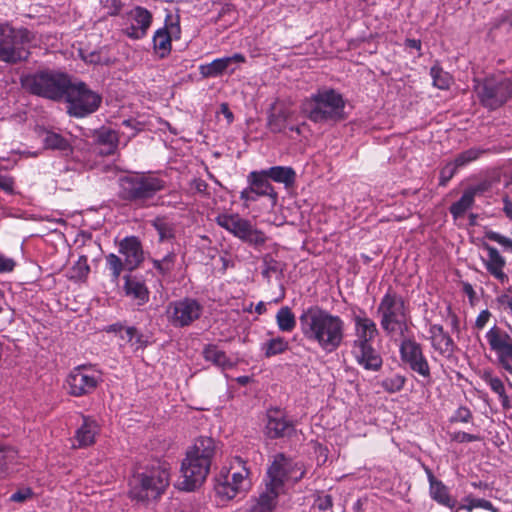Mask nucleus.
Returning <instances> with one entry per match:
<instances>
[{"mask_svg":"<svg viewBox=\"0 0 512 512\" xmlns=\"http://www.w3.org/2000/svg\"><path fill=\"white\" fill-rule=\"evenodd\" d=\"M299 325L304 338L316 343L325 352L336 351L344 340L343 319L317 305L302 311L299 316Z\"/></svg>","mask_w":512,"mask_h":512,"instance_id":"obj_1","label":"nucleus"},{"mask_svg":"<svg viewBox=\"0 0 512 512\" xmlns=\"http://www.w3.org/2000/svg\"><path fill=\"white\" fill-rule=\"evenodd\" d=\"M218 452L217 442L207 436H200L187 449L181 463V478L177 487L183 491H194L205 482L214 458Z\"/></svg>","mask_w":512,"mask_h":512,"instance_id":"obj_2","label":"nucleus"},{"mask_svg":"<svg viewBox=\"0 0 512 512\" xmlns=\"http://www.w3.org/2000/svg\"><path fill=\"white\" fill-rule=\"evenodd\" d=\"M345 101L334 89L319 90L305 98L301 113L314 123L337 122L344 119Z\"/></svg>","mask_w":512,"mask_h":512,"instance_id":"obj_3","label":"nucleus"},{"mask_svg":"<svg viewBox=\"0 0 512 512\" xmlns=\"http://www.w3.org/2000/svg\"><path fill=\"white\" fill-rule=\"evenodd\" d=\"M380 325L390 337H404L410 332L409 310L402 296L389 290L377 308Z\"/></svg>","mask_w":512,"mask_h":512,"instance_id":"obj_4","label":"nucleus"},{"mask_svg":"<svg viewBox=\"0 0 512 512\" xmlns=\"http://www.w3.org/2000/svg\"><path fill=\"white\" fill-rule=\"evenodd\" d=\"M169 481L170 473L164 465L153 466L132 476L129 481V495L138 502L156 500L164 493Z\"/></svg>","mask_w":512,"mask_h":512,"instance_id":"obj_5","label":"nucleus"},{"mask_svg":"<svg viewBox=\"0 0 512 512\" xmlns=\"http://www.w3.org/2000/svg\"><path fill=\"white\" fill-rule=\"evenodd\" d=\"M71 84L69 76L55 70H41L22 79L23 87L30 93L53 101L64 99Z\"/></svg>","mask_w":512,"mask_h":512,"instance_id":"obj_6","label":"nucleus"},{"mask_svg":"<svg viewBox=\"0 0 512 512\" xmlns=\"http://www.w3.org/2000/svg\"><path fill=\"white\" fill-rule=\"evenodd\" d=\"M165 186V181L154 174H135L120 179V194L124 200L146 206Z\"/></svg>","mask_w":512,"mask_h":512,"instance_id":"obj_7","label":"nucleus"},{"mask_svg":"<svg viewBox=\"0 0 512 512\" xmlns=\"http://www.w3.org/2000/svg\"><path fill=\"white\" fill-rule=\"evenodd\" d=\"M31 41L28 29L0 24V62L14 65L26 61L30 52L25 46Z\"/></svg>","mask_w":512,"mask_h":512,"instance_id":"obj_8","label":"nucleus"},{"mask_svg":"<svg viewBox=\"0 0 512 512\" xmlns=\"http://www.w3.org/2000/svg\"><path fill=\"white\" fill-rule=\"evenodd\" d=\"M249 471L244 461L236 457L229 469L222 468L215 479V492L222 501H229L248 489Z\"/></svg>","mask_w":512,"mask_h":512,"instance_id":"obj_9","label":"nucleus"},{"mask_svg":"<svg viewBox=\"0 0 512 512\" xmlns=\"http://www.w3.org/2000/svg\"><path fill=\"white\" fill-rule=\"evenodd\" d=\"M64 99L67 103V113L76 118H83L96 112L102 103V96L91 90L84 82H71Z\"/></svg>","mask_w":512,"mask_h":512,"instance_id":"obj_10","label":"nucleus"},{"mask_svg":"<svg viewBox=\"0 0 512 512\" xmlns=\"http://www.w3.org/2000/svg\"><path fill=\"white\" fill-rule=\"evenodd\" d=\"M474 90L482 106L495 110L512 97V82L506 77H489L476 81Z\"/></svg>","mask_w":512,"mask_h":512,"instance_id":"obj_11","label":"nucleus"},{"mask_svg":"<svg viewBox=\"0 0 512 512\" xmlns=\"http://www.w3.org/2000/svg\"><path fill=\"white\" fill-rule=\"evenodd\" d=\"M215 222L234 237L250 246L259 247L266 243L265 233L257 229L250 220L241 217L238 213H222L216 216Z\"/></svg>","mask_w":512,"mask_h":512,"instance_id":"obj_12","label":"nucleus"},{"mask_svg":"<svg viewBox=\"0 0 512 512\" xmlns=\"http://www.w3.org/2000/svg\"><path fill=\"white\" fill-rule=\"evenodd\" d=\"M399 346L400 357L402 362L407 365L413 372L420 375L426 383L431 382V370L429 363L423 354L421 345L413 338L406 334L400 337Z\"/></svg>","mask_w":512,"mask_h":512,"instance_id":"obj_13","label":"nucleus"},{"mask_svg":"<svg viewBox=\"0 0 512 512\" xmlns=\"http://www.w3.org/2000/svg\"><path fill=\"white\" fill-rule=\"evenodd\" d=\"M100 382L101 373L86 365L74 368L67 378L69 394L75 397L93 393Z\"/></svg>","mask_w":512,"mask_h":512,"instance_id":"obj_14","label":"nucleus"},{"mask_svg":"<svg viewBox=\"0 0 512 512\" xmlns=\"http://www.w3.org/2000/svg\"><path fill=\"white\" fill-rule=\"evenodd\" d=\"M202 312L203 307L196 299L185 297L168 305L167 317L174 327H186L199 319Z\"/></svg>","mask_w":512,"mask_h":512,"instance_id":"obj_15","label":"nucleus"},{"mask_svg":"<svg viewBox=\"0 0 512 512\" xmlns=\"http://www.w3.org/2000/svg\"><path fill=\"white\" fill-rule=\"evenodd\" d=\"M491 351L496 355V363L512 374V338L500 327L494 325L486 334Z\"/></svg>","mask_w":512,"mask_h":512,"instance_id":"obj_16","label":"nucleus"},{"mask_svg":"<svg viewBox=\"0 0 512 512\" xmlns=\"http://www.w3.org/2000/svg\"><path fill=\"white\" fill-rule=\"evenodd\" d=\"M152 19L153 16L149 10L136 6L122 15V32L130 39H142L147 35Z\"/></svg>","mask_w":512,"mask_h":512,"instance_id":"obj_17","label":"nucleus"},{"mask_svg":"<svg viewBox=\"0 0 512 512\" xmlns=\"http://www.w3.org/2000/svg\"><path fill=\"white\" fill-rule=\"evenodd\" d=\"M249 187L245 188L240 193V199L245 202V206H249V202H255L261 196H268L271 201V206L274 207L278 201V194L273 186L266 179L265 174L262 172L252 171L247 177Z\"/></svg>","mask_w":512,"mask_h":512,"instance_id":"obj_18","label":"nucleus"},{"mask_svg":"<svg viewBox=\"0 0 512 512\" xmlns=\"http://www.w3.org/2000/svg\"><path fill=\"white\" fill-rule=\"evenodd\" d=\"M292 470V461L282 453L277 454L267 470L266 488L279 495L283 494L285 481Z\"/></svg>","mask_w":512,"mask_h":512,"instance_id":"obj_19","label":"nucleus"},{"mask_svg":"<svg viewBox=\"0 0 512 512\" xmlns=\"http://www.w3.org/2000/svg\"><path fill=\"white\" fill-rule=\"evenodd\" d=\"M119 253L124 257L125 268L129 271L136 269L144 260L142 244L135 236L120 241Z\"/></svg>","mask_w":512,"mask_h":512,"instance_id":"obj_20","label":"nucleus"},{"mask_svg":"<svg viewBox=\"0 0 512 512\" xmlns=\"http://www.w3.org/2000/svg\"><path fill=\"white\" fill-rule=\"evenodd\" d=\"M482 247L487 252V258L483 260L484 267L487 272L500 283L508 281V275L504 272L506 259L501 255L499 250L487 243H483Z\"/></svg>","mask_w":512,"mask_h":512,"instance_id":"obj_21","label":"nucleus"},{"mask_svg":"<svg viewBox=\"0 0 512 512\" xmlns=\"http://www.w3.org/2000/svg\"><path fill=\"white\" fill-rule=\"evenodd\" d=\"M294 425L279 410H270L267 414L266 435L271 439L290 436Z\"/></svg>","mask_w":512,"mask_h":512,"instance_id":"obj_22","label":"nucleus"},{"mask_svg":"<svg viewBox=\"0 0 512 512\" xmlns=\"http://www.w3.org/2000/svg\"><path fill=\"white\" fill-rule=\"evenodd\" d=\"M353 354L357 363L366 370L378 371L382 367V357L372 343L353 345Z\"/></svg>","mask_w":512,"mask_h":512,"instance_id":"obj_23","label":"nucleus"},{"mask_svg":"<svg viewBox=\"0 0 512 512\" xmlns=\"http://www.w3.org/2000/svg\"><path fill=\"white\" fill-rule=\"evenodd\" d=\"M431 345L435 351L444 357H451L457 346L442 325L432 324L429 328Z\"/></svg>","mask_w":512,"mask_h":512,"instance_id":"obj_24","label":"nucleus"},{"mask_svg":"<svg viewBox=\"0 0 512 512\" xmlns=\"http://www.w3.org/2000/svg\"><path fill=\"white\" fill-rule=\"evenodd\" d=\"M354 323L356 338L353 345L372 343L378 334L376 323L372 319L366 317L364 312L363 316H354Z\"/></svg>","mask_w":512,"mask_h":512,"instance_id":"obj_25","label":"nucleus"},{"mask_svg":"<svg viewBox=\"0 0 512 512\" xmlns=\"http://www.w3.org/2000/svg\"><path fill=\"white\" fill-rule=\"evenodd\" d=\"M293 111L284 102L276 101L272 104L268 116V127L273 133H280L286 128V122L291 118Z\"/></svg>","mask_w":512,"mask_h":512,"instance_id":"obj_26","label":"nucleus"},{"mask_svg":"<svg viewBox=\"0 0 512 512\" xmlns=\"http://www.w3.org/2000/svg\"><path fill=\"white\" fill-rule=\"evenodd\" d=\"M426 473L430 485V497L440 505L453 509L456 505V500L450 496L447 486L442 481L436 479L430 469L426 468Z\"/></svg>","mask_w":512,"mask_h":512,"instance_id":"obj_27","label":"nucleus"},{"mask_svg":"<svg viewBox=\"0 0 512 512\" xmlns=\"http://www.w3.org/2000/svg\"><path fill=\"white\" fill-rule=\"evenodd\" d=\"M99 427L97 422L90 417H83V423L76 430L74 436L73 447L85 448L95 442V437L98 434Z\"/></svg>","mask_w":512,"mask_h":512,"instance_id":"obj_28","label":"nucleus"},{"mask_svg":"<svg viewBox=\"0 0 512 512\" xmlns=\"http://www.w3.org/2000/svg\"><path fill=\"white\" fill-rule=\"evenodd\" d=\"M280 495L265 487L258 498L252 499L246 512H273Z\"/></svg>","mask_w":512,"mask_h":512,"instance_id":"obj_29","label":"nucleus"},{"mask_svg":"<svg viewBox=\"0 0 512 512\" xmlns=\"http://www.w3.org/2000/svg\"><path fill=\"white\" fill-rule=\"evenodd\" d=\"M124 289L126 295L138 301V305H143L149 300V291L146 285L136 277L125 276Z\"/></svg>","mask_w":512,"mask_h":512,"instance_id":"obj_30","label":"nucleus"},{"mask_svg":"<svg viewBox=\"0 0 512 512\" xmlns=\"http://www.w3.org/2000/svg\"><path fill=\"white\" fill-rule=\"evenodd\" d=\"M202 354L206 361L212 362L215 366L222 369H230L234 366V363L227 357L226 353L214 344L206 345Z\"/></svg>","mask_w":512,"mask_h":512,"instance_id":"obj_31","label":"nucleus"},{"mask_svg":"<svg viewBox=\"0 0 512 512\" xmlns=\"http://www.w3.org/2000/svg\"><path fill=\"white\" fill-rule=\"evenodd\" d=\"M261 172L265 174L266 179L270 178L275 182L284 183L286 186L293 184L296 176L291 167L284 166H274Z\"/></svg>","mask_w":512,"mask_h":512,"instance_id":"obj_32","label":"nucleus"},{"mask_svg":"<svg viewBox=\"0 0 512 512\" xmlns=\"http://www.w3.org/2000/svg\"><path fill=\"white\" fill-rule=\"evenodd\" d=\"M171 35L167 28L158 29L153 36V46L160 58L166 57L171 51Z\"/></svg>","mask_w":512,"mask_h":512,"instance_id":"obj_33","label":"nucleus"},{"mask_svg":"<svg viewBox=\"0 0 512 512\" xmlns=\"http://www.w3.org/2000/svg\"><path fill=\"white\" fill-rule=\"evenodd\" d=\"M482 378L490 386L491 390L499 396L503 407L509 408V398L505 392L502 380L498 377H494L489 371H485Z\"/></svg>","mask_w":512,"mask_h":512,"instance_id":"obj_34","label":"nucleus"},{"mask_svg":"<svg viewBox=\"0 0 512 512\" xmlns=\"http://www.w3.org/2000/svg\"><path fill=\"white\" fill-rule=\"evenodd\" d=\"M276 323L280 331L291 332L296 326V318L288 306L281 307L276 314Z\"/></svg>","mask_w":512,"mask_h":512,"instance_id":"obj_35","label":"nucleus"},{"mask_svg":"<svg viewBox=\"0 0 512 512\" xmlns=\"http://www.w3.org/2000/svg\"><path fill=\"white\" fill-rule=\"evenodd\" d=\"M474 202L475 199L464 190L461 198L458 201L454 202L449 208V211L453 216L454 220L463 217L464 214L473 207Z\"/></svg>","mask_w":512,"mask_h":512,"instance_id":"obj_36","label":"nucleus"},{"mask_svg":"<svg viewBox=\"0 0 512 512\" xmlns=\"http://www.w3.org/2000/svg\"><path fill=\"white\" fill-rule=\"evenodd\" d=\"M230 66V60L224 58H218L211 63L201 65L200 73L204 77H217L221 75Z\"/></svg>","mask_w":512,"mask_h":512,"instance_id":"obj_37","label":"nucleus"},{"mask_svg":"<svg viewBox=\"0 0 512 512\" xmlns=\"http://www.w3.org/2000/svg\"><path fill=\"white\" fill-rule=\"evenodd\" d=\"M97 140L100 144L106 146L103 152L107 155L113 154L118 146V135L114 130L102 128L97 133Z\"/></svg>","mask_w":512,"mask_h":512,"instance_id":"obj_38","label":"nucleus"},{"mask_svg":"<svg viewBox=\"0 0 512 512\" xmlns=\"http://www.w3.org/2000/svg\"><path fill=\"white\" fill-rule=\"evenodd\" d=\"M151 225L155 228L161 242L171 240L175 237L174 225L166 220L165 217H156Z\"/></svg>","mask_w":512,"mask_h":512,"instance_id":"obj_39","label":"nucleus"},{"mask_svg":"<svg viewBox=\"0 0 512 512\" xmlns=\"http://www.w3.org/2000/svg\"><path fill=\"white\" fill-rule=\"evenodd\" d=\"M487 150L479 148V147H472L468 150H465L461 153H459L453 160L454 164L460 169L471 162L477 160L480 158L481 155L486 153Z\"/></svg>","mask_w":512,"mask_h":512,"instance_id":"obj_40","label":"nucleus"},{"mask_svg":"<svg viewBox=\"0 0 512 512\" xmlns=\"http://www.w3.org/2000/svg\"><path fill=\"white\" fill-rule=\"evenodd\" d=\"M47 148L60 151H68L71 149L70 143L62 135L55 132H47L44 138Z\"/></svg>","mask_w":512,"mask_h":512,"instance_id":"obj_41","label":"nucleus"},{"mask_svg":"<svg viewBox=\"0 0 512 512\" xmlns=\"http://www.w3.org/2000/svg\"><path fill=\"white\" fill-rule=\"evenodd\" d=\"M176 261V254L174 252L168 253L162 259H153V267L161 274L163 277L168 276L171 271L174 269Z\"/></svg>","mask_w":512,"mask_h":512,"instance_id":"obj_42","label":"nucleus"},{"mask_svg":"<svg viewBox=\"0 0 512 512\" xmlns=\"http://www.w3.org/2000/svg\"><path fill=\"white\" fill-rule=\"evenodd\" d=\"M464 502L465 503L460 506V509L466 510L468 512H471L475 508H482L492 512H499V510L495 508L490 501L485 499H478L468 495L464 498Z\"/></svg>","mask_w":512,"mask_h":512,"instance_id":"obj_43","label":"nucleus"},{"mask_svg":"<svg viewBox=\"0 0 512 512\" xmlns=\"http://www.w3.org/2000/svg\"><path fill=\"white\" fill-rule=\"evenodd\" d=\"M433 85L439 89H448L451 84V76L438 66H433L430 71Z\"/></svg>","mask_w":512,"mask_h":512,"instance_id":"obj_44","label":"nucleus"},{"mask_svg":"<svg viewBox=\"0 0 512 512\" xmlns=\"http://www.w3.org/2000/svg\"><path fill=\"white\" fill-rule=\"evenodd\" d=\"M288 349V342L282 338L277 337L269 340L264 344L265 356L271 357L283 353Z\"/></svg>","mask_w":512,"mask_h":512,"instance_id":"obj_45","label":"nucleus"},{"mask_svg":"<svg viewBox=\"0 0 512 512\" xmlns=\"http://www.w3.org/2000/svg\"><path fill=\"white\" fill-rule=\"evenodd\" d=\"M89 271L90 267L88 265L87 257L80 256L77 262L71 268L69 278L75 281L82 280L86 278Z\"/></svg>","mask_w":512,"mask_h":512,"instance_id":"obj_46","label":"nucleus"},{"mask_svg":"<svg viewBox=\"0 0 512 512\" xmlns=\"http://www.w3.org/2000/svg\"><path fill=\"white\" fill-rule=\"evenodd\" d=\"M406 377L400 374L393 375L381 381V387L388 393H396L402 390Z\"/></svg>","mask_w":512,"mask_h":512,"instance_id":"obj_47","label":"nucleus"},{"mask_svg":"<svg viewBox=\"0 0 512 512\" xmlns=\"http://www.w3.org/2000/svg\"><path fill=\"white\" fill-rule=\"evenodd\" d=\"M82 58L85 62L95 65H110L113 63V60L104 49L89 52L82 55Z\"/></svg>","mask_w":512,"mask_h":512,"instance_id":"obj_48","label":"nucleus"},{"mask_svg":"<svg viewBox=\"0 0 512 512\" xmlns=\"http://www.w3.org/2000/svg\"><path fill=\"white\" fill-rule=\"evenodd\" d=\"M484 237L502 246L504 252L512 253V239L493 230H486Z\"/></svg>","mask_w":512,"mask_h":512,"instance_id":"obj_49","label":"nucleus"},{"mask_svg":"<svg viewBox=\"0 0 512 512\" xmlns=\"http://www.w3.org/2000/svg\"><path fill=\"white\" fill-rule=\"evenodd\" d=\"M263 270L262 275L268 281L270 280L272 274L281 271L280 263L276 261L270 254H266L263 256Z\"/></svg>","mask_w":512,"mask_h":512,"instance_id":"obj_50","label":"nucleus"},{"mask_svg":"<svg viewBox=\"0 0 512 512\" xmlns=\"http://www.w3.org/2000/svg\"><path fill=\"white\" fill-rule=\"evenodd\" d=\"M106 261L109 269L112 271L113 281L117 282L118 278L125 268V261L118 257L117 255L111 253L106 257Z\"/></svg>","mask_w":512,"mask_h":512,"instance_id":"obj_51","label":"nucleus"},{"mask_svg":"<svg viewBox=\"0 0 512 512\" xmlns=\"http://www.w3.org/2000/svg\"><path fill=\"white\" fill-rule=\"evenodd\" d=\"M459 168L453 161L448 162L440 171L439 185L446 186L447 183L453 178Z\"/></svg>","mask_w":512,"mask_h":512,"instance_id":"obj_52","label":"nucleus"},{"mask_svg":"<svg viewBox=\"0 0 512 512\" xmlns=\"http://www.w3.org/2000/svg\"><path fill=\"white\" fill-rule=\"evenodd\" d=\"M167 28V32L171 35V39H179L181 34L179 20L176 19L173 21L172 16L168 15L165 20V27Z\"/></svg>","mask_w":512,"mask_h":512,"instance_id":"obj_53","label":"nucleus"},{"mask_svg":"<svg viewBox=\"0 0 512 512\" xmlns=\"http://www.w3.org/2000/svg\"><path fill=\"white\" fill-rule=\"evenodd\" d=\"M333 506L332 497L328 494L318 496L314 502V507L317 508L321 512H326L331 510Z\"/></svg>","mask_w":512,"mask_h":512,"instance_id":"obj_54","label":"nucleus"},{"mask_svg":"<svg viewBox=\"0 0 512 512\" xmlns=\"http://www.w3.org/2000/svg\"><path fill=\"white\" fill-rule=\"evenodd\" d=\"M490 182L481 181L476 185H471L465 189L474 199L477 195H482L490 189Z\"/></svg>","mask_w":512,"mask_h":512,"instance_id":"obj_55","label":"nucleus"},{"mask_svg":"<svg viewBox=\"0 0 512 512\" xmlns=\"http://www.w3.org/2000/svg\"><path fill=\"white\" fill-rule=\"evenodd\" d=\"M101 3L111 16L118 15L123 7L121 0H101Z\"/></svg>","mask_w":512,"mask_h":512,"instance_id":"obj_56","label":"nucleus"},{"mask_svg":"<svg viewBox=\"0 0 512 512\" xmlns=\"http://www.w3.org/2000/svg\"><path fill=\"white\" fill-rule=\"evenodd\" d=\"M451 439L453 441H456L459 443H465V442L479 441L480 437L478 435H473V434L459 431V432L452 433Z\"/></svg>","mask_w":512,"mask_h":512,"instance_id":"obj_57","label":"nucleus"},{"mask_svg":"<svg viewBox=\"0 0 512 512\" xmlns=\"http://www.w3.org/2000/svg\"><path fill=\"white\" fill-rule=\"evenodd\" d=\"M32 495H33V492L31 490V488L25 487V488L19 489L15 493H13L10 497V500L13 502L22 503V502L26 501L27 499L31 498Z\"/></svg>","mask_w":512,"mask_h":512,"instance_id":"obj_58","label":"nucleus"},{"mask_svg":"<svg viewBox=\"0 0 512 512\" xmlns=\"http://www.w3.org/2000/svg\"><path fill=\"white\" fill-rule=\"evenodd\" d=\"M471 418V411L466 407H460L456 411L455 415L452 417V421L467 423L471 420Z\"/></svg>","mask_w":512,"mask_h":512,"instance_id":"obj_59","label":"nucleus"},{"mask_svg":"<svg viewBox=\"0 0 512 512\" xmlns=\"http://www.w3.org/2000/svg\"><path fill=\"white\" fill-rule=\"evenodd\" d=\"M0 190L8 194L14 193V179L7 175L0 174Z\"/></svg>","mask_w":512,"mask_h":512,"instance_id":"obj_60","label":"nucleus"},{"mask_svg":"<svg viewBox=\"0 0 512 512\" xmlns=\"http://www.w3.org/2000/svg\"><path fill=\"white\" fill-rule=\"evenodd\" d=\"M490 317H491V313L489 310L485 309V310L481 311L476 318L475 327L477 329L484 328L485 325L487 324V322L489 321Z\"/></svg>","mask_w":512,"mask_h":512,"instance_id":"obj_61","label":"nucleus"},{"mask_svg":"<svg viewBox=\"0 0 512 512\" xmlns=\"http://www.w3.org/2000/svg\"><path fill=\"white\" fill-rule=\"evenodd\" d=\"M15 267V261L11 258L0 256V273L11 272Z\"/></svg>","mask_w":512,"mask_h":512,"instance_id":"obj_62","label":"nucleus"},{"mask_svg":"<svg viewBox=\"0 0 512 512\" xmlns=\"http://www.w3.org/2000/svg\"><path fill=\"white\" fill-rule=\"evenodd\" d=\"M134 335H136L135 327H125L123 332L119 334L120 338L126 340L127 342H132L134 340Z\"/></svg>","mask_w":512,"mask_h":512,"instance_id":"obj_63","label":"nucleus"},{"mask_svg":"<svg viewBox=\"0 0 512 512\" xmlns=\"http://www.w3.org/2000/svg\"><path fill=\"white\" fill-rule=\"evenodd\" d=\"M503 212L512 221V200L505 196L503 198Z\"/></svg>","mask_w":512,"mask_h":512,"instance_id":"obj_64","label":"nucleus"}]
</instances>
